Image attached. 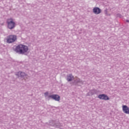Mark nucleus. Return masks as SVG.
Listing matches in <instances>:
<instances>
[{"instance_id":"1a4fd4ad","label":"nucleus","mask_w":129,"mask_h":129,"mask_svg":"<svg viewBox=\"0 0 129 129\" xmlns=\"http://www.w3.org/2000/svg\"><path fill=\"white\" fill-rule=\"evenodd\" d=\"M15 75L18 77L20 76L21 78H24V77L26 75V74H25V73L23 72H19V73H16Z\"/></svg>"},{"instance_id":"9b49d317","label":"nucleus","mask_w":129,"mask_h":129,"mask_svg":"<svg viewBox=\"0 0 129 129\" xmlns=\"http://www.w3.org/2000/svg\"><path fill=\"white\" fill-rule=\"evenodd\" d=\"M29 78V76H28V75H26L24 76V77H23V79L25 80H27V79H28Z\"/></svg>"},{"instance_id":"ddd939ff","label":"nucleus","mask_w":129,"mask_h":129,"mask_svg":"<svg viewBox=\"0 0 129 129\" xmlns=\"http://www.w3.org/2000/svg\"><path fill=\"white\" fill-rule=\"evenodd\" d=\"M126 22L129 23V20H126Z\"/></svg>"},{"instance_id":"f257e3e1","label":"nucleus","mask_w":129,"mask_h":129,"mask_svg":"<svg viewBox=\"0 0 129 129\" xmlns=\"http://www.w3.org/2000/svg\"><path fill=\"white\" fill-rule=\"evenodd\" d=\"M15 51L20 54H24L29 50V47L24 44H19L15 48Z\"/></svg>"},{"instance_id":"4468645a","label":"nucleus","mask_w":129,"mask_h":129,"mask_svg":"<svg viewBox=\"0 0 129 129\" xmlns=\"http://www.w3.org/2000/svg\"><path fill=\"white\" fill-rule=\"evenodd\" d=\"M94 94V93H92V95H93Z\"/></svg>"},{"instance_id":"423d86ee","label":"nucleus","mask_w":129,"mask_h":129,"mask_svg":"<svg viewBox=\"0 0 129 129\" xmlns=\"http://www.w3.org/2000/svg\"><path fill=\"white\" fill-rule=\"evenodd\" d=\"M93 12L95 14V15H98L100 14L101 12V9L98 8V7H95L93 9Z\"/></svg>"},{"instance_id":"6e6552de","label":"nucleus","mask_w":129,"mask_h":129,"mask_svg":"<svg viewBox=\"0 0 129 129\" xmlns=\"http://www.w3.org/2000/svg\"><path fill=\"white\" fill-rule=\"evenodd\" d=\"M74 79H75V78L73 76V75H72V74H69V75H67V80L68 82H71Z\"/></svg>"},{"instance_id":"f03ea898","label":"nucleus","mask_w":129,"mask_h":129,"mask_svg":"<svg viewBox=\"0 0 129 129\" xmlns=\"http://www.w3.org/2000/svg\"><path fill=\"white\" fill-rule=\"evenodd\" d=\"M48 92H45V93H44L46 99H48L49 100L50 98H51L56 101H60V98L58 95H48Z\"/></svg>"},{"instance_id":"f8f14e48","label":"nucleus","mask_w":129,"mask_h":129,"mask_svg":"<svg viewBox=\"0 0 129 129\" xmlns=\"http://www.w3.org/2000/svg\"><path fill=\"white\" fill-rule=\"evenodd\" d=\"M117 17H119V18H121L122 15H120V14H118L117 15Z\"/></svg>"},{"instance_id":"9d476101","label":"nucleus","mask_w":129,"mask_h":129,"mask_svg":"<svg viewBox=\"0 0 129 129\" xmlns=\"http://www.w3.org/2000/svg\"><path fill=\"white\" fill-rule=\"evenodd\" d=\"M82 82V81H81L80 79H79V78H76L74 80L75 83H80Z\"/></svg>"},{"instance_id":"0eeeda50","label":"nucleus","mask_w":129,"mask_h":129,"mask_svg":"<svg viewBox=\"0 0 129 129\" xmlns=\"http://www.w3.org/2000/svg\"><path fill=\"white\" fill-rule=\"evenodd\" d=\"M122 110L125 114H129V108L126 105L122 106Z\"/></svg>"},{"instance_id":"39448f33","label":"nucleus","mask_w":129,"mask_h":129,"mask_svg":"<svg viewBox=\"0 0 129 129\" xmlns=\"http://www.w3.org/2000/svg\"><path fill=\"white\" fill-rule=\"evenodd\" d=\"M98 98L101 100H109L110 99V98L108 97L107 95H105V94H101L100 95H98Z\"/></svg>"},{"instance_id":"20e7f679","label":"nucleus","mask_w":129,"mask_h":129,"mask_svg":"<svg viewBox=\"0 0 129 129\" xmlns=\"http://www.w3.org/2000/svg\"><path fill=\"white\" fill-rule=\"evenodd\" d=\"M17 40V35H10L7 37V43H13Z\"/></svg>"},{"instance_id":"7ed1b4c3","label":"nucleus","mask_w":129,"mask_h":129,"mask_svg":"<svg viewBox=\"0 0 129 129\" xmlns=\"http://www.w3.org/2000/svg\"><path fill=\"white\" fill-rule=\"evenodd\" d=\"M7 24L8 25V27L9 29L12 30L16 27V23L14 21L13 18L8 19L7 20Z\"/></svg>"}]
</instances>
